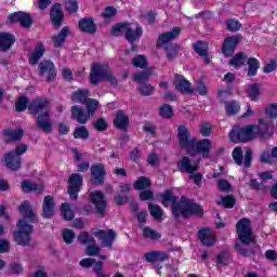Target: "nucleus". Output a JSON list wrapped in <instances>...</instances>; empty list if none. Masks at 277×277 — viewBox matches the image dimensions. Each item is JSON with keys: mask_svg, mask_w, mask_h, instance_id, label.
Returning a JSON list of instances; mask_svg holds the SVG:
<instances>
[{"mask_svg": "<svg viewBox=\"0 0 277 277\" xmlns=\"http://www.w3.org/2000/svg\"><path fill=\"white\" fill-rule=\"evenodd\" d=\"M170 255L166 251H151L145 254V260L147 263H163L168 261Z\"/></svg>", "mask_w": 277, "mask_h": 277, "instance_id": "nucleus-22", "label": "nucleus"}, {"mask_svg": "<svg viewBox=\"0 0 277 277\" xmlns=\"http://www.w3.org/2000/svg\"><path fill=\"white\" fill-rule=\"evenodd\" d=\"M277 68V62L275 60L268 62L264 68H263V71L266 74V75H269V72H274V70H276Z\"/></svg>", "mask_w": 277, "mask_h": 277, "instance_id": "nucleus-64", "label": "nucleus"}, {"mask_svg": "<svg viewBox=\"0 0 277 277\" xmlns=\"http://www.w3.org/2000/svg\"><path fill=\"white\" fill-rule=\"evenodd\" d=\"M5 135L9 137V140H21L23 135H25V131L23 129H17V130H5Z\"/></svg>", "mask_w": 277, "mask_h": 277, "instance_id": "nucleus-47", "label": "nucleus"}, {"mask_svg": "<svg viewBox=\"0 0 277 277\" xmlns=\"http://www.w3.org/2000/svg\"><path fill=\"white\" fill-rule=\"evenodd\" d=\"M71 153L75 157L76 166L79 172H85L90 169V162L83 161V155L79 153L77 149H71Z\"/></svg>", "mask_w": 277, "mask_h": 277, "instance_id": "nucleus-30", "label": "nucleus"}, {"mask_svg": "<svg viewBox=\"0 0 277 277\" xmlns=\"http://www.w3.org/2000/svg\"><path fill=\"white\" fill-rule=\"evenodd\" d=\"M151 74V70L135 74L134 81H136V83H140V85H143L145 81H148V79H150Z\"/></svg>", "mask_w": 277, "mask_h": 277, "instance_id": "nucleus-45", "label": "nucleus"}, {"mask_svg": "<svg viewBox=\"0 0 277 277\" xmlns=\"http://www.w3.org/2000/svg\"><path fill=\"white\" fill-rule=\"evenodd\" d=\"M71 118L74 120H77L79 124H87V122L90 120L91 115L83 110V108L79 105H75L71 107Z\"/></svg>", "mask_w": 277, "mask_h": 277, "instance_id": "nucleus-20", "label": "nucleus"}, {"mask_svg": "<svg viewBox=\"0 0 277 277\" xmlns=\"http://www.w3.org/2000/svg\"><path fill=\"white\" fill-rule=\"evenodd\" d=\"M114 36H126V40L131 43L132 51H137V47L133 43L142 38V27L137 24H117L113 27Z\"/></svg>", "mask_w": 277, "mask_h": 277, "instance_id": "nucleus-4", "label": "nucleus"}, {"mask_svg": "<svg viewBox=\"0 0 277 277\" xmlns=\"http://www.w3.org/2000/svg\"><path fill=\"white\" fill-rule=\"evenodd\" d=\"M177 137L181 148L188 151L195 138L189 136V130L185 126L177 128Z\"/></svg>", "mask_w": 277, "mask_h": 277, "instance_id": "nucleus-15", "label": "nucleus"}, {"mask_svg": "<svg viewBox=\"0 0 277 277\" xmlns=\"http://www.w3.org/2000/svg\"><path fill=\"white\" fill-rule=\"evenodd\" d=\"M98 252H101V248L94 243L88 245L85 249L88 256H98Z\"/></svg>", "mask_w": 277, "mask_h": 277, "instance_id": "nucleus-59", "label": "nucleus"}, {"mask_svg": "<svg viewBox=\"0 0 277 277\" xmlns=\"http://www.w3.org/2000/svg\"><path fill=\"white\" fill-rule=\"evenodd\" d=\"M264 111L268 118H277V103L268 104Z\"/></svg>", "mask_w": 277, "mask_h": 277, "instance_id": "nucleus-54", "label": "nucleus"}, {"mask_svg": "<svg viewBox=\"0 0 277 277\" xmlns=\"http://www.w3.org/2000/svg\"><path fill=\"white\" fill-rule=\"evenodd\" d=\"M148 209L150 215H153L155 220H161V217L163 216V210H161V207L155 203H149Z\"/></svg>", "mask_w": 277, "mask_h": 277, "instance_id": "nucleus-44", "label": "nucleus"}, {"mask_svg": "<svg viewBox=\"0 0 277 277\" xmlns=\"http://www.w3.org/2000/svg\"><path fill=\"white\" fill-rule=\"evenodd\" d=\"M27 97L22 96L17 100V102L15 103V109L16 111H25V109H27Z\"/></svg>", "mask_w": 277, "mask_h": 277, "instance_id": "nucleus-60", "label": "nucleus"}, {"mask_svg": "<svg viewBox=\"0 0 277 277\" xmlns=\"http://www.w3.org/2000/svg\"><path fill=\"white\" fill-rule=\"evenodd\" d=\"M68 34H70V28L64 27L58 35L52 37V42L55 49H60V47H62L64 42H66Z\"/></svg>", "mask_w": 277, "mask_h": 277, "instance_id": "nucleus-32", "label": "nucleus"}, {"mask_svg": "<svg viewBox=\"0 0 277 277\" xmlns=\"http://www.w3.org/2000/svg\"><path fill=\"white\" fill-rule=\"evenodd\" d=\"M18 210L24 219L17 222V230L13 232V237L18 246H27L31 240V233H34L31 224L38 222V215L29 205V201H24Z\"/></svg>", "mask_w": 277, "mask_h": 277, "instance_id": "nucleus-1", "label": "nucleus"}, {"mask_svg": "<svg viewBox=\"0 0 277 277\" xmlns=\"http://www.w3.org/2000/svg\"><path fill=\"white\" fill-rule=\"evenodd\" d=\"M91 202H93V205L96 208L97 213H105V209L107 207V201L105 200V195H103V193L95 190L93 193H91Z\"/></svg>", "mask_w": 277, "mask_h": 277, "instance_id": "nucleus-19", "label": "nucleus"}, {"mask_svg": "<svg viewBox=\"0 0 277 277\" xmlns=\"http://www.w3.org/2000/svg\"><path fill=\"white\" fill-rule=\"evenodd\" d=\"M217 205H222V207H225V209H233L235 207V199L233 196L221 197Z\"/></svg>", "mask_w": 277, "mask_h": 277, "instance_id": "nucleus-48", "label": "nucleus"}, {"mask_svg": "<svg viewBox=\"0 0 277 277\" xmlns=\"http://www.w3.org/2000/svg\"><path fill=\"white\" fill-rule=\"evenodd\" d=\"M65 10L69 14H75V12H77V10H79L77 0H65Z\"/></svg>", "mask_w": 277, "mask_h": 277, "instance_id": "nucleus-53", "label": "nucleus"}, {"mask_svg": "<svg viewBox=\"0 0 277 277\" xmlns=\"http://www.w3.org/2000/svg\"><path fill=\"white\" fill-rule=\"evenodd\" d=\"M247 94L250 101L256 102L259 98H261L263 92H261V87L259 84L253 83L248 87Z\"/></svg>", "mask_w": 277, "mask_h": 277, "instance_id": "nucleus-34", "label": "nucleus"}, {"mask_svg": "<svg viewBox=\"0 0 277 277\" xmlns=\"http://www.w3.org/2000/svg\"><path fill=\"white\" fill-rule=\"evenodd\" d=\"M150 187V180L146 176H141L134 182V189H147Z\"/></svg>", "mask_w": 277, "mask_h": 277, "instance_id": "nucleus-43", "label": "nucleus"}, {"mask_svg": "<svg viewBox=\"0 0 277 277\" xmlns=\"http://www.w3.org/2000/svg\"><path fill=\"white\" fill-rule=\"evenodd\" d=\"M50 103L49 100H34L28 105V110L34 116H38L37 126L39 129H42L44 133H51V120H49V116L51 110H49Z\"/></svg>", "mask_w": 277, "mask_h": 277, "instance_id": "nucleus-3", "label": "nucleus"}, {"mask_svg": "<svg viewBox=\"0 0 277 277\" xmlns=\"http://www.w3.org/2000/svg\"><path fill=\"white\" fill-rule=\"evenodd\" d=\"M93 235L100 239L103 248H111V243L116 239V232L111 229H96Z\"/></svg>", "mask_w": 277, "mask_h": 277, "instance_id": "nucleus-14", "label": "nucleus"}, {"mask_svg": "<svg viewBox=\"0 0 277 277\" xmlns=\"http://www.w3.org/2000/svg\"><path fill=\"white\" fill-rule=\"evenodd\" d=\"M87 111L91 115V118L96 114V109L101 107V104L95 98H89L85 101Z\"/></svg>", "mask_w": 277, "mask_h": 277, "instance_id": "nucleus-41", "label": "nucleus"}, {"mask_svg": "<svg viewBox=\"0 0 277 277\" xmlns=\"http://www.w3.org/2000/svg\"><path fill=\"white\" fill-rule=\"evenodd\" d=\"M180 34H181V28H179V27L173 28L172 31H170V32L162 34L158 38V47H163V44H168V42H170L172 40H176V38H179Z\"/></svg>", "mask_w": 277, "mask_h": 277, "instance_id": "nucleus-27", "label": "nucleus"}, {"mask_svg": "<svg viewBox=\"0 0 277 277\" xmlns=\"http://www.w3.org/2000/svg\"><path fill=\"white\" fill-rule=\"evenodd\" d=\"M6 23H21L22 27H31V15L23 12H15L8 16Z\"/></svg>", "mask_w": 277, "mask_h": 277, "instance_id": "nucleus-17", "label": "nucleus"}, {"mask_svg": "<svg viewBox=\"0 0 277 277\" xmlns=\"http://www.w3.org/2000/svg\"><path fill=\"white\" fill-rule=\"evenodd\" d=\"M105 166L103 163H97L91 167V176L93 179V183L97 185H102L105 180Z\"/></svg>", "mask_w": 277, "mask_h": 277, "instance_id": "nucleus-21", "label": "nucleus"}, {"mask_svg": "<svg viewBox=\"0 0 277 277\" xmlns=\"http://www.w3.org/2000/svg\"><path fill=\"white\" fill-rule=\"evenodd\" d=\"M241 111V105L237 101L225 102V114L227 116H237Z\"/></svg>", "mask_w": 277, "mask_h": 277, "instance_id": "nucleus-35", "label": "nucleus"}, {"mask_svg": "<svg viewBox=\"0 0 277 277\" xmlns=\"http://www.w3.org/2000/svg\"><path fill=\"white\" fill-rule=\"evenodd\" d=\"M159 115L161 118H172V116H174V110L172 109V106L164 104L160 107Z\"/></svg>", "mask_w": 277, "mask_h": 277, "instance_id": "nucleus-49", "label": "nucleus"}, {"mask_svg": "<svg viewBox=\"0 0 277 277\" xmlns=\"http://www.w3.org/2000/svg\"><path fill=\"white\" fill-rule=\"evenodd\" d=\"M79 29L84 34H94L96 31V26L94 25V19L91 17L82 18L79 21Z\"/></svg>", "mask_w": 277, "mask_h": 277, "instance_id": "nucleus-31", "label": "nucleus"}, {"mask_svg": "<svg viewBox=\"0 0 277 277\" xmlns=\"http://www.w3.org/2000/svg\"><path fill=\"white\" fill-rule=\"evenodd\" d=\"M61 213L64 217V220H67V222H70V220L75 219V211L70 207V203H62L61 205Z\"/></svg>", "mask_w": 277, "mask_h": 277, "instance_id": "nucleus-37", "label": "nucleus"}, {"mask_svg": "<svg viewBox=\"0 0 277 277\" xmlns=\"http://www.w3.org/2000/svg\"><path fill=\"white\" fill-rule=\"evenodd\" d=\"M45 52L47 49L44 48V44L38 43L35 47V50L29 54V64L36 66V64L40 62L41 57L44 55Z\"/></svg>", "mask_w": 277, "mask_h": 277, "instance_id": "nucleus-26", "label": "nucleus"}, {"mask_svg": "<svg viewBox=\"0 0 277 277\" xmlns=\"http://www.w3.org/2000/svg\"><path fill=\"white\" fill-rule=\"evenodd\" d=\"M227 29L229 31H239L241 29V23L237 19H229L227 21Z\"/></svg>", "mask_w": 277, "mask_h": 277, "instance_id": "nucleus-63", "label": "nucleus"}, {"mask_svg": "<svg viewBox=\"0 0 277 277\" xmlns=\"http://www.w3.org/2000/svg\"><path fill=\"white\" fill-rule=\"evenodd\" d=\"M132 64L135 66V68H146V56L138 55L134 57Z\"/></svg>", "mask_w": 277, "mask_h": 277, "instance_id": "nucleus-58", "label": "nucleus"}, {"mask_svg": "<svg viewBox=\"0 0 277 277\" xmlns=\"http://www.w3.org/2000/svg\"><path fill=\"white\" fill-rule=\"evenodd\" d=\"M83 185V177L79 173H74L68 180V194L71 200H77L79 192Z\"/></svg>", "mask_w": 277, "mask_h": 277, "instance_id": "nucleus-11", "label": "nucleus"}, {"mask_svg": "<svg viewBox=\"0 0 277 277\" xmlns=\"http://www.w3.org/2000/svg\"><path fill=\"white\" fill-rule=\"evenodd\" d=\"M64 18V12L62 11V5L54 4L51 10V21L56 26L62 25V19Z\"/></svg>", "mask_w": 277, "mask_h": 277, "instance_id": "nucleus-29", "label": "nucleus"}, {"mask_svg": "<svg viewBox=\"0 0 277 277\" xmlns=\"http://www.w3.org/2000/svg\"><path fill=\"white\" fill-rule=\"evenodd\" d=\"M14 42H16L14 35L9 32H0V51H10Z\"/></svg>", "mask_w": 277, "mask_h": 277, "instance_id": "nucleus-25", "label": "nucleus"}, {"mask_svg": "<svg viewBox=\"0 0 277 277\" xmlns=\"http://www.w3.org/2000/svg\"><path fill=\"white\" fill-rule=\"evenodd\" d=\"M247 64H248V77H254L259 71V68H261V64L259 63V60L249 58L247 61Z\"/></svg>", "mask_w": 277, "mask_h": 277, "instance_id": "nucleus-40", "label": "nucleus"}, {"mask_svg": "<svg viewBox=\"0 0 277 277\" xmlns=\"http://www.w3.org/2000/svg\"><path fill=\"white\" fill-rule=\"evenodd\" d=\"M198 166H200V160L195 159L194 156L192 158L183 156L177 162L179 170L181 172H188V174H194L198 170Z\"/></svg>", "mask_w": 277, "mask_h": 277, "instance_id": "nucleus-12", "label": "nucleus"}, {"mask_svg": "<svg viewBox=\"0 0 277 277\" xmlns=\"http://www.w3.org/2000/svg\"><path fill=\"white\" fill-rule=\"evenodd\" d=\"M75 232L72 229H68V228H65L63 230V239L65 241V243H72V241H75Z\"/></svg>", "mask_w": 277, "mask_h": 277, "instance_id": "nucleus-56", "label": "nucleus"}, {"mask_svg": "<svg viewBox=\"0 0 277 277\" xmlns=\"http://www.w3.org/2000/svg\"><path fill=\"white\" fill-rule=\"evenodd\" d=\"M138 92L143 96H150L155 92V87L148 83L140 84Z\"/></svg>", "mask_w": 277, "mask_h": 277, "instance_id": "nucleus-52", "label": "nucleus"}, {"mask_svg": "<svg viewBox=\"0 0 277 277\" xmlns=\"http://www.w3.org/2000/svg\"><path fill=\"white\" fill-rule=\"evenodd\" d=\"M238 237L241 243L246 246L254 243V234L252 233V227L250 226V220L241 219L236 225Z\"/></svg>", "mask_w": 277, "mask_h": 277, "instance_id": "nucleus-8", "label": "nucleus"}, {"mask_svg": "<svg viewBox=\"0 0 277 277\" xmlns=\"http://www.w3.org/2000/svg\"><path fill=\"white\" fill-rule=\"evenodd\" d=\"M162 205L170 207L172 205L173 215L179 217H189V215H202V208L189 199L182 198L180 202H176V198L172 196L171 190H167L162 195Z\"/></svg>", "mask_w": 277, "mask_h": 277, "instance_id": "nucleus-2", "label": "nucleus"}, {"mask_svg": "<svg viewBox=\"0 0 277 277\" xmlns=\"http://www.w3.org/2000/svg\"><path fill=\"white\" fill-rule=\"evenodd\" d=\"M116 9L114 6H108L104 10V12L102 13V16L104 18V21H110V18H114V16H116Z\"/></svg>", "mask_w": 277, "mask_h": 277, "instance_id": "nucleus-61", "label": "nucleus"}, {"mask_svg": "<svg viewBox=\"0 0 277 277\" xmlns=\"http://www.w3.org/2000/svg\"><path fill=\"white\" fill-rule=\"evenodd\" d=\"M248 56L245 53L240 52L229 61V66H234V68H239V66H243L246 64Z\"/></svg>", "mask_w": 277, "mask_h": 277, "instance_id": "nucleus-39", "label": "nucleus"}, {"mask_svg": "<svg viewBox=\"0 0 277 277\" xmlns=\"http://www.w3.org/2000/svg\"><path fill=\"white\" fill-rule=\"evenodd\" d=\"M27 145L21 144L15 148V151H11L4 156V163L10 170H19L21 169V155L27 153Z\"/></svg>", "mask_w": 277, "mask_h": 277, "instance_id": "nucleus-7", "label": "nucleus"}, {"mask_svg": "<svg viewBox=\"0 0 277 277\" xmlns=\"http://www.w3.org/2000/svg\"><path fill=\"white\" fill-rule=\"evenodd\" d=\"M198 238L203 246H215V233L209 228L199 230Z\"/></svg>", "mask_w": 277, "mask_h": 277, "instance_id": "nucleus-24", "label": "nucleus"}, {"mask_svg": "<svg viewBox=\"0 0 277 277\" xmlns=\"http://www.w3.org/2000/svg\"><path fill=\"white\" fill-rule=\"evenodd\" d=\"M173 85L177 92L182 94H192L194 89H192V83L185 79V77L181 75H175L173 79Z\"/></svg>", "mask_w": 277, "mask_h": 277, "instance_id": "nucleus-16", "label": "nucleus"}, {"mask_svg": "<svg viewBox=\"0 0 277 277\" xmlns=\"http://www.w3.org/2000/svg\"><path fill=\"white\" fill-rule=\"evenodd\" d=\"M239 40H241V37L239 36L228 37L225 39L222 47V53L225 57H230V55L235 53V49H237Z\"/></svg>", "mask_w": 277, "mask_h": 277, "instance_id": "nucleus-18", "label": "nucleus"}, {"mask_svg": "<svg viewBox=\"0 0 277 277\" xmlns=\"http://www.w3.org/2000/svg\"><path fill=\"white\" fill-rule=\"evenodd\" d=\"M79 243H82V246H90V243H94V238L91 237L88 232L80 233L78 237Z\"/></svg>", "mask_w": 277, "mask_h": 277, "instance_id": "nucleus-51", "label": "nucleus"}, {"mask_svg": "<svg viewBox=\"0 0 277 277\" xmlns=\"http://www.w3.org/2000/svg\"><path fill=\"white\" fill-rule=\"evenodd\" d=\"M217 187L220 192H226V193L233 192V185H230V183L226 180H219Z\"/></svg>", "mask_w": 277, "mask_h": 277, "instance_id": "nucleus-57", "label": "nucleus"}, {"mask_svg": "<svg viewBox=\"0 0 277 277\" xmlns=\"http://www.w3.org/2000/svg\"><path fill=\"white\" fill-rule=\"evenodd\" d=\"M91 77V83L93 85H96L100 83V81H108L111 83V85H116L118 83V80L114 77V74H111V69H109V66L102 65V64H93L90 72Z\"/></svg>", "mask_w": 277, "mask_h": 277, "instance_id": "nucleus-6", "label": "nucleus"}, {"mask_svg": "<svg viewBox=\"0 0 277 277\" xmlns=\"http://www.w3.org/2000/svg\"><path fill=\"white\" fill-rule=\"evenodd\" d=\"M43 217L50 219L52 215H55V200L51 195H48L43 199Z\"/></svg>", "mask_w": 277, "mask_h": 277, "instance_id": "nucleus-23", "label": "nucleus"}, {"mask_svg": "<svg viewBox=\"0 0 277 277\" xmlns=\"http://www.w3.org/2000/svg\"><path fill=\"white\" fill-rule=\"evenodd\" d=\"M39 75L43 77L45 81H54L57 77V70H55V64L51 61H42L39 64Z\"/></svg>", "mask_w": 277, "mask_h": 277, "instance_id": "nucleus-13", "label": "nucleus"}, {"mask_svg": "<svg viewBox=\"0 0 277 277\" xmlns=\"http://www.w3.org/2000/svg\"><path fill=\"white\" fill-rule=\"evenodd\" d=\"M74 137L75 140H82L85 142V140L90 137V131L83 126L77 127L74 131Z\"/></svg>", "mask_w": 277, "mask_h": 277, "instance_id": "nucleus-38", "label": "nucleus"}, {"mask_svg": "<svg viewBox=\"0 0 277 277\" xmlns=\"http://www.w3.org/2000/svg\"><path fill=\"white\" fill-rule=\"evenodd\" d=\"M143 237H145L146 239H159L161 235H159L157 232H155L150 227H145L143 229Z\"/></svg>", "mask_w": 277, "mask_h": 277, "instance_id": "nucleus-55", "label": "nucleus"}, {"mask_svg": "<svg viewBox=\"0 0 277 277\" xmlns=\"http://www.w3.org/2000/svg\"><path fill=\"white\" fill-rule=\"evenodd\" d=\"M186 153H188L190 157H195V155H201V157L207 158L211 153V141L207 138L197 141L195 138Z\"/></svg>", "mask_w": 277, "mask_h": 277, "instance_id": "nucleus-9", "label": "nucleus"}, {"mask_svg": "<svg viewBox=\"0 0 277 277\" xmlns=\"http://www.w3.org/2000/svg\"><path fill=\"white\" fill-rule=\"evenodd\" d=\"M217 96L221 103H224L233 96V91L230 90V88L221 89L219 90Z\"/></svg>", "mask_w": 277, "mask_h": 277, "instance_id": "nucleus-50", "label": "nucleus"}, {"mask_svg": "<svg viewBox=\"0 0 277 277\" xmlns=\"http://www.w3.org/2000/svg\"><path fill=\"white\" fill-rule=\"evenodd\" d=\"M255 131L258 133V137H262L263 140L272 137L274 134V121H272V119L260 118L258 126H255Z\"/></svg>", "mask_w": 277, "mask_h": 277, "instance_id": "nucleus-10", "label": "nucleus"}, {"mask_svg": "<svg viewBox=\"0 0 277 277\" xmlns=\"http://www.w3.org/2000/svg\"><path fill=\"white\" fill-rule=\"evenodd\" d=\"M194 49L201 57L209 55V44L202 41L195 43Z\"/></svg>", "mask_w": 277, "mask_h": 277, "instance_id": "nucleus-42", "label": "nucleus"}, {"mask_svg": "<svg viewBox=\"0 0 277 277\" xmlns=\"http://www.w3.org/2000/svg\"><path fill=\"white\" fill-rule=\"evenodd\" d=\"M256 137H259V134L256 132V126L254 124H249L245 127L236 126L232 129L229 133L230 142H234L236 144H239V142H252V140H256Z\"/></svg>", "mask_w": 277, "mask_h": 277, "instance_id": "nucleus-5", "label": "nucleus"}, {"mask_svg": "<svg viewBox=\"0 0 277 277\" xmlns=\"http://www.w3.org/2000/svg\"><path fill=\"white\" fill-rule=\"evenodd\" d=\"M232 157H233L235 163H237V166H242V163H243V149H241V147L234 148V150L232 153Z\"/></svg>", "mask_w": 277, "mask_h": 277, "instance_id": "nucleus-46", "label": "nucleus"}, {"mask_svg": "<svg viewBox=\"0 0 277 277\" xmlns=\"http://www.w3.org/2000/svg\"><path fill=\"white\" fill-rule=\"evenodd\" d=\"M22 189L23 192H25V194H29V192H36L37 194H42V192H44V185L36 184L30 181H24L22 183Z\"/></svg>", "mask_w": 277, "mask_h": 277, "instance_id": "nucleus-33", "label": "nucleus"}, {"mask_svg": "<svg viewBox=\"0 0 277 277\" xmlns=\"http://www.w3.org/2000/svg\"><path fill=\"white\" fill-rule=\"evenodd\" d=\"M114 124L117 127V129H120L121 131H127L129 128V116L124 114V111L119 110L116 115V118L114 119Z\"/></svg>", "mask_w": 277, "mask_h": 277, "instance_id": "nucleus-28", "label": "nucleus"}, {"mask_svg": "<svg viewBox=\"0 0 277 277\" xmlns=\"http://www.w3.org/2000/svg\"><path fill=\"white\" fill-rule=\"evenodd\" d=\"M107 127H108L107 120L103 118H100L94 122V129L96 131H101V132L106 131Z\"/></svg>", "mask_w": 277, "mask_h": 277, "instance_id": "nucleus-62", "label": "nucleus"}, {"mask_svg": "<svg viewBox=\"0 0 277 277\" xmlns=\"http://www.w3.org/2000/svg\"><path fill=\"white\" fill-rule=\"evenodd\" d=\"M90 96V91L89 90H78L72 93L71 95V101L72 103H85Z\"/></svg>", "mask_w": 277, "mask_h": 277, "instance_id": "nucleus-36", "label": "nucleus"}]
</instances>
